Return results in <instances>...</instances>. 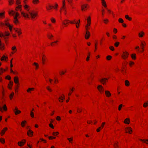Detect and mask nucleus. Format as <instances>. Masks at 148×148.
<instances>
[{"instance_id": "1", "label": "nucleus", "mask_w": 148, "mask_h": 148, "mask_svg": "<svg viewBox=\"0 0 148 148\" xmlns=\"http://www.w3.org/2000/svg\"><path fill=\"white\" fill-rule=\"evenodd\" d=\"M9 14H11L13 15H14V14H15V16L14 17V22L16 24L18 22V19H17V17L19 15V14L18 12H15L14 11H11V12H9Z\"/></svg>"}, {"instance_id": "2", "label": "nucleus", "mask_w": 148, "mask_h": 148, "mask_svg": "<svg viewBox=\"0 0 148 148\" xmlns=\"http://www.w3.org/2000/svg\"><path fill=\"white\" fill-rule=\"evenodd\" d=\"M87 24L86 25L85 27L86 28V30H88L89 29L88 27L90 25L91 18L90 16H89L87 19Z\"/></svg>"}, {"instance_id": "3", "label": "nucleus", "mask_w": 148, "mask_h": 148, "mask_svg": "<svg viewBox=\"0 0 148 148\" xmlns=\"http://www.w3.org/2000/svg\"><path fill=\"white\" fill-rule=\"evenodd\" d=\"M129 53L127 52H123L122 55V57L124 59H125L128 57Z\"/></svg>"}, {"instance_id": "4", "label": "nucleus", "mask_w": 148, "mask_h": 148, "mask_svg": "<svg viewBox=\"0 0 148 148\" xmlns=\"http://www.w3.org/2000/svg\"><path fill=\"white\" fill-rule=\"evenodd\" d=\"M3 110L4 111H6L7 110V107L5 104L4 105L3 107L0 106V111L1 112H3Z\"/></svg>"}, {"instance_id": "5", "label": "nucleus", "mask_w": 148, "mask_h": 148, "mask_svg": "<svg viewBox=\"0 0 148 148\" xmlns=\"http://www.w3.org/2000/svg\"><path fill=\"white\" fill-rule=\"evenodd\" d=\"M90 36V33L88 31V30H86V34L85 35V38L86 39H88Z\"/></svg>"}, {"instance_id": "6", "label": "nucleus", "mask_w": 148, "mask_h": 148, "mask_svg": "<svg viewBox=\"0 0 148 148\" xmlns=\"http://www.w3.org/2000/svg\"><path fill=\"white\" fill-rule=\"evenodd\" d=\"M97 88L101 93L103 92L104 91L103 89L102 86L101 85L98 86Z\"/></svg>"}, {"instance_id": "7", "label": "nucleus", "mask_w": 148, "mask_h": 148, "mask_svg": "<svg viewBox=\"0 0 148 148\" xmlns=\"http://www.w3.org/2000/svg\"><path fill=\"white\" fill-rule=\"evenodd\" d=\"M26 142L25 140H23L21 142H18V145L20 146H22Z\"/></svg>"}, {"instance_id": "8", "label": "nucleus", "mask_w": 148, "mask_h": 148, "mask_svg": "<svg viewBox=\"0 0 148 148\" xmlns=\"http://www.w3.org/2000/svg\"><path fill=\"white\" fill-rule=\"evenodd\" d=\"M9 35V33L7 32H5V34L4 35L2 33L0 32V36L1 37H4L5 39L6 38L5 37V36H8Z\"/></svg>"}, {"instance_id": "9", "label": "nucleus", "mask_w": 148, "mask_h": 148, "mask_svg": "<svg viewBox=\"0 0 148 148\" xmlns=\"http://www.w3.org/2000/svg\"><path fill=\"white\" fill-rule=\"evenodd\" d=\"M29 13L32 18H34L37 15V14L36 13L29 12Z\"/></svg>"}, {"instance_id": "10", "label": "nucleus", "mask_w": 148, "mask_h": 148, "mask_svg": "<svg viewBox=\"0 0 148 148\" xmlns=\"http://www.w3.org/2000/svg\"><path fill=\"white\" fill-rule=\"evenodd\" d=\"M132 131V129L130 127H127L126 128V132H128L131 134V132Z\"/></svg>"}, {"instance_id": "11", "label": "nucleus", "mask_w": 148, "mask_h": 148, "mask_svg": "<svg viewBox=\"0 0 148 148\" xmlns=\"http://www.w3.org/2000/svg\"><path fill=\"white\" fill-rule=\"evenodd\" d=\"M108 79L107 78H103L101 80H100L99 81L103 84H104L105 82Z\"/></svg>"}, {"instance_id": "12", "label": "nucleus", "mask_w": 148, "mask_h": 148, "mask_svg": "<svg viewBox=\"0 0 148 148\" xmlns=\"http://www.w3.org/2000/svg\"><path fill=\"white\" fill-rule=\"evenodd\" d=\"M27 134L29 136H32L33 134V132L32 130H29L27 132Z\"/></svg>"}, {"instance_id": "13", "label": "nucleus", "mask_w": 148, "mask_h": 148, "mask_svg": "<svg viewBox=\"0 0 148 148\" xmlns=\"http://www.w3.org/2000/svg\"><path fill=\"white\" fill-rule=\"evenodd\" d=\"M22 15L25 17L29 18V15L27 14H26L23 12H21Z\"/></svg>"}, {"instance_id": "14", "label": "nucleus", "mask_w": 148, "mask_h": 148, "mask_svg": "<svg viewBox=\"0 0 148 148\" xmlns=\"http://www.w3.org/2000/svg\"><path fill=\"white\" fill-rule=\"evenodd\" d=\"M7 129V127H5L1 131V134L2 136L4 134L5 131H6Z\"/></svg>"}, {"instance_id": "15", "label": "nucleus", "mask_w": 148, "mask_h": 148, "mask_svg": "<svg viewBox=\"0 0 148 148\" xmlns=\"http://www.w3.org/2000/svg\"><path fill=\"white\" fill-rule=\"evenodd\" d=\"M14 82L16 84H18V79L17 77H15L14 79Z\"/></svg>"}, {"instance_id": "16", "label": "nucleus", "mask_w": 148, "mask_h": 148, "mask_svg": "<svg viewBox=\"0 0 148 148\" xmlns=\"http://www.w3.org/2000/svg\"><path fill=\"white\" fill-rule=\"evenodd\" d=\"M105 93L107 97H109L111 96V94L110 93V92L107 90H106L105 91Z\"/></svg>"}, {"instance_id": "17", "label": "nucleus", "mask_w": 148, "mask_h": 148, "mask_svg": "<svg viewBox=\"0 0 148 148\" xmlns=\"http://www.w3.org/2000/svg\"><path fill=\"white\" fill-rule=\"evenodd\" d=\"M70 23H75L76 24V26L77 28H78L79 27L78 25L77 24L78 23V22H76L75 20H74V22L71 21L70 22Z\"/></svg>"}, {"instance_id": "18", "label": "nucleus", "mask_w": 148, "mask_h": 148, "mask_svg": "<svg viewBox=\"0 0 148 148\" xmlns=\"http://www.w3.org/2000/svg\"><path fill=\"white\" fill-rule=\"evenodd\" d=\"M102 1V5L105 7H106V3L104 1V0H101Z\"/></svg>"}, {"instance_id": "19", "label": "nucleus", "mask_w": 148, "mask_h": 148, "mask_svg": "<svg viewBox=\"0 0 148 148\" xmlns=\"http://www.w3.org/2000/svg\"><path fill=\"white\" fill-rule=\"evenodd\" d=\"M130 121V119H129L127 118L125 120L124 122L125 123L128 124L129 123Z\"/></svg>"}, {"instance_id": "20", "label": "nucleus", "mask_w": 148, "mask_h": 148, "mask_svg": "<svg viewBox=\"0 0 148 148\" xmlns=\"http://www.w3.org/2000/svg\"><path fill=\"white\" fill-rule=\"evenodd\" d=\"M5 24L6 26L9 27L11 31L12 27L8 23L6 22L5 23Z\"/></svg>"}, {"instance_id": "21", "label": "nucleus", "mask_w": 148, "mask_h": 148, "mask_svg": "<svg viewBox=\"0 0 148 148\" xmlns=\"http://www.w3.org/2000/svg\"><path fill=\"white\" fill-rule=\"evenodd\" d=\"M144 34V33L143 32H142L138 34V36L139 37H142L143 36Z\"/></svg>"}, {"instance_id": "22", "label": "nucleus", "mask_w": 148, "mask_h": 148, "mask_svg": "<svg viewBox=\"0 0 148 148\" xmlns=\"http://www.w3.org/2000/svg\"><path fill=\"white\" fill-rule=\"evenodd\" d=\"M12 49L13 50L14 52H12V54H14V52H16V47L15 46H14L12 47Z\"/></svg>"}, {"instance_id": "23", "label": "nucleus", "mask_w": 148, "mask_h": 148, "mask_svg": "<svg viewBox=\"0 0 148 148\" xmlns=\"http://www.w3.org/2000/svg\"><path fill=\"white\" fill-rule=\"evenodd\" d=\"M140 140L143 142L148 144V139L147 140H142V139H140Z\"/></svg>"}, {"instance_id": "24", "label": "nucleus", "mask_w": 148, "mask_h": 148, "mask_svg": "<svg viewBox=\"0 0 148 148\" xmlns=\"http://www.w3.org/2000/svg\"><path fill=\"white\" fill-rule=\"evenodd\" d=\"M125 17L126 19H128L129 21H131L132 20V18L130 17L128 15H126L125 16Z\"/></svg>"}, {"instance_id": "25", "label": "nucleus", "mask_w": 148, "mask_h": 148, "mask_svg": "<svg viewBox=\"0 0 148 148\" xmlns=\"http://www.w3.org/2000/svg\"><path fill=\"white\" fill-rule=\"evenodd\" d=\"M131 57L133 59H135L136 58V55L135 54H133L131 55Z\"/></svg>"}, {"instance_id": "26", "label": "nucleus", "mask_w": 148, "mask_h": 148, "mask_svg": "<svg viewBox=\"0 0 148 148\" xmlns=\"http://www.w3.org/2000/svg\"><path fill=\"white\" fill-rule=\"evenodd\" d=\"M14 29L16 32H17L18 33V35H19L21 34V32H20V31H19L18 30V29Z\"/></svg>"}, {"instance_id": "27", "label": "nucleus", "mask_w": 148, "mask_h": 148, "mask_svg": "<svg viewBox=\"0 0 148 148\" xmlns=\"http://www.w3.org/2000/svg\"><path fill=\"white\" fill-rule=\"evenodd\" d=\"M34 89V88H29L28 89H27V91L28 92L31 93V90H33Z\"/></svg>"}, {"instance_id": "28", "label": "nucleus", "mask_w": 148, "mask_h": 148, "mask_svg": "<svg viewBox=\"0 0 148 148\" xmlns=\"http://www.w3.org/2000/svg\"><path fill=\"white\" fill-rule=\"evenodd\" d=\"M14 111L16 115H17L21 112V111L19 110H17L15 111L14 110Z\"/></svg>"}, {"instance_id": "29", "label": "nucleus", "mask_w": 148, "mask_h": 148, "mask_svg": "<svg viewBox=\"0 0 148 148\" xmlns=\"http://www.w3.org/2000/svg\"><path fill=\"white\" fill-rule=\"evenodd\" d=\"M125 84L126 86H128L129 85V82L128 80H125Z\"/></svg>"}, {"instance_id": "30", "label": "nucleus", "mask_w": 148, "mask_h": 148, "mask_svg": "<svg viewBox=\"0 0 148 148\" xmlns=\"http://www.w3.org/2000/svg\"><path fill=\"white\" fill-rule=\"evenodd\" d=\"M49 8H48L47 7H46V8L47 10H49L51 9L52 8L54 7V6L49 5Z\"/></svg>"}, {"instance_id": "31", "label": "nucleus", "mask_w": 148, "mask_h": 148, "mask_svg": "<svg viewBox=\"0 0 148 148\" xmlns=\"http://www.w3.org/2000/svg\"><path fill=\"white\" fill-rule=\"evenodd\" d=\"M141 46L142 47V51H141V52H143L144 51V45L143 44V43L142 42H141Z\"/></svg>"}, {"instance_id": "32", "label": "nucleus", "mask_w": 148, "mask_h": 148, "mask_svg": "<svg viewBox=\"0 0 148 148\" xmlns=\"http://www.w3.org/2000/svg\"><path fill=\"white\" fill-rule=\"evenodd\" d=\"M13 84V82H11V81H10V84H9V85H8V88L10 89H11V87H10V85H11V86H12Z\"/></svg>"}, {"instance_id": "33", "label": "nucleus", "mask_w": 148, "mask_h": 148, "mask_svg": "<svg viewBox=\"0 0 148 148\" xmlns=\"http://www.w3.org/2000/svg\"><path fill=\"white\" fill-rule=\"evenodd\" d=\"M119 44V42H116L114 43V45L116 47H118Z\"/></svg>"}, {"instance_id": "34", "label": "nucleus", "mask_w": 148, "mask_h": 148, "mask_svg": "<svg viewBox=\"0 0 148 148\" xmlns=\"http://www.w3.org/2000/svg\"><path fill=\"white\" fill-rule=\"evenodd\" d=\"M119 23H122L124 21L122 18H120L119 19Z\"/></svg>"}, {"instance_id": "35", "label": "nucleus", "mask_w": 148, "mask_h": 148, "mask_svg": "<svg viewBox=\"0 0 148 148\" xmlns=\"http://www.w3.org/2000/svg\"><path fill=\"white\" fill-rule=\"evenodd\" d=\"M148 106V101H147V102L145 103H144V104L143 105V106L144 107H146Z\"/></svg>"}, {"instance_id": "36", "label": "nucleus", "mask_w": 148, "mask_h": 148, "mask_svg": "<svg viewBox=\"0 0 148 148\" xmlns=\"http://www.w3.org/2000/svg\"><path fill=\"white\" fill-rule=\"evenodd\" d=\"M8 59V57L5 56H3V57L1 58V60L2 61L4 60V59Z\"/></svg>"}, {"instance_id": "37", "label": "nucleus", "mask_w": 148, "mask_h": 148, "mask_svg": "<svg viewBox=\"0 0 148 148\" xmlns=\"http://www.w3.org/2000/svg\"><path fill=\"white\" fill-rule=\"evenodd\" d=\"M14 3V1L13 0H10L9 1V5H11L12 4Z\"/></svg>"}, {"instance_id": "38", "label": "nucleus", "mask_w": 148, "mask_h": 148, "mask_svg": "<svg viewBox=\"0 0 148 148\" xmlns=\"http://www.w3.org/2000/svg\"><path fill=\"white\" fill-rule=\"evenodd\" d=\"M3 71H5V70H3L2 68H1L0 69V75H1Z\"/></svg>"}, {"instance_id": "39", "label": "nucleus", "mask_w": 148, "mask_h": 148, "mask_svg": "<svg viewBox=\"0 0 148 148\" xmlns=\"http://www.w3.org/2000/svg\"><path fill=\"white\" fill-rule=\"evenodd\" d=\"M33 64L36 66V69H37L38 66V64L34 62V63Z\"/></svg>"}, {"instance_id": "40", "label": "nucleus", "mask_w": 148, "mask_h": 148, "mask_svg": "<svg viewBox=\"0 0 148 148\" xmlns=\"http://www.w3.org/2000/svg\"><path fill=\"white\" fill-rule=\"evenodd\" d=\"M112 58V57L111 56H108L107 57V59L108 60H110L111 59V58Z\"/></svg>"}, {"instance_id": "41", "label": "nucleus", "mask_w": 148, "mask_h": 148, "mask_svg": "<svg viewBox=\"0 0 148 148\" xmlns=\"http://www.w3.org/2000/svg\"><path fill=\"white\" fill-rule=\"evenodd\" d=\"M30 116L32 118H33L34 117V113L32 111H31Z\"/></svg>"}, {"instance_id": "42", "label": "nucleus", "mask_w": 148, "mask_h": 148, "mask_svg": "<svg viewBox=\"0 0 148 148\" xmlns=\"http://www.w3.org/2000/svg\"><path fill=\"white\" fill-rule=\"evenodd\" d=\"M45 56L44 55L43 57L42 58V63L43 64H44V61H45V58L44 57Z\"/></svg>"}, {"instance_id": "43", "label": "nucleus", "mask_w": 148, "mask_h": 148, "mask_svg": "<svg viewBox=\"0 0 148 148\" xmlns=\"http://www.w3.org/2000/svg\"><path fill=\"white\" fill-rule=\"evenodd\" d=\"M0 141L2 143H3L5 142V140L3 138H0Z\"/></svg>"}, {"instance_id": "44", "label": "nucleus", "mask_w": 148, "mask_h": 148, "mask_svg": "<svg viewBox=\"0 0 148 148\" xmlns=\"http://www.w3.org/2000/svg\"><path fill=\"white\" fill-rule=\"evenodd\" d=\"M123 106L122 104H120L118 110H121V108Z\"/></svg>"}, {"instance_id": "45", "label": "nucleus", "mask_w": 148, "mask_h": 148, "mask_svg": "<svg viewBox=\"0 0 148 148\" xmlns=\"http://www.w3.org/2000/svg\"><path fill=\"white\" fill-rule=\"evenodd\" d=\"M59 133L58 132H53V136H56Z\"/></svg>"}, {"instance_id": "46", "label": "nucleus", "mask_w": 148, "mask_h": 148, "mask_svg": "<svg viewBox=\"0 0 148 148\" xmlns=\"http://www.w3.org/2000/svg\"><path fill=\"white\" fill-rule=\"evenodd\" d=\"M26 123V121H23L22 123H21V124H22V126L23 127L24 126H25V125H24L23 124H24L25 123Z\"/></svg>"}, {"instance_id": "47", "label": "nucleus", "mask_w": 148, "mask_h": 148, "mask_svg": "<svg viewBox=\"0 0 148 148\" xmlns=\"http://www.w3.org/2000/svg\"><path fill=\"white\" fill-rule=\"evenodd\" d=\"M14 95V92H12L11 94V95H10V98L11 99H12L13 96Z\"/></svg>"}, {"instance_id": "48", "label": "nucleus", "mask_w": 148, "mask_h": 148, "mask_svg": "<svg viewBox=\"0 0 148 148\" xmlns=\"http://www.w3.org/2000/svg\"><path fill=\"white\" fill-rule=\"evenodd\" d=\"M48 36L49 39H51V37H53V36L52 34H50L49 35H48Z\"/></svg>"}, {"instance_id": "49", "label": "nucleus", "mask_w": 148, "mask_h": 148, "mask_svg": "<svg viewBox=\"0 0 148 148\" xmlns=\"http://www.w3.org/2000/svg\"><path fill=\"white\" fill-rule=\"evenodd\" d=\"M39 2L38 0H34L33 1V3L35 4Z\"/></svg>"}, {"instance_id": "50", "label": "nucleus", "mask_w": 148, "mask_h": 148, "mask_svg": "<svg viewBox=\"0 0 148 148\" xmlns=\"http://www.w3.org/2000/svg\"><path fill=\"white\" fill-rule=\"evenodd\" d=\"M51 20L52 23H55L56 21L53 18H52L51 19Z\"/></svg>"}, {"instance_id": "51", "label": "nucleus", "mask_w": 148, "mask_h": 148, "mask_svg": "<svg viewBox=\"0 0 148 148\" xmlns=\"http://www.w3.org/2000/svg\"><path fill=\"white\" fill-rule=\"evenodd\" d=\"M4 46L3 45H2V44H0V49H3Z\"/></svg>"}, {"instance_id": "52", "label": "nucleus", "mask_w": 148, "mask_h": 148, "mask_svg": "<svg viewBox=\"0 0 148 148\" xmlns=\"http://www.w3.org/2000/svg\"><path fill=\"white\" fill-rule=\"evenodd\" d=\"M68 20H66L65 21V22H63V23L64 25H66V24H67L68 23Z\"/></svg>"}, {"instance_id": "53", "label": "nucleus", "mask_w": 148, "mask_h": 148, "mask_svg": "<svg viewBox=\"0 0 148 148\" xmlns=\"http://www.w3.org/2000/svg\"><path fill=\"white\" fill-rule=\"evenodd\" d=\"M110 49L112 51H113L114 50V48L113 46H110Z\"/></svg>"}, {"instance_id": "54", "label": "nucleus", "mask_w": 148, "mask_h": 148, "mask_svg": "<svg viewBox=\"0 0 148 148\" xmlns=\"http://www.w3.org/2000/svg\"><path fill=\"white\" fill-rule=\"evenodd\" d=\"M21 7H22L21 5H18V6L16 8V9H16L17 8L20 9L21 8Z\"/></svg>"}, {"instance_id": "55", "label": "nucleus", "mask_w": 148, "mask_h": 148, "mask_svg": "<svg viewBox=\"0 0 148 148\" xmlns=\"http://www.w3.org/2000/svg\"><path fill=\"white\" fill-rule=\"evenodd\" d=\"M6 79H8L9 80H10L11 79V77L9 75H8L6 76Z\"/></svg>"}, {"instance_id": "56", "label": "nucleus", "mask_w": 148, "mask_h": 148, "mask_svg": "<svg viewBox=\"0 0 148 148\" xmlns=\"http://www.w3.org/2000/svg\"><path fill=\"white\" fill-rule=\"evenodd\" d=\"M21 3L20 1L19 0H16V4L17 5Z\"/></svg>"}, {"instance_id": "57", "label": "nucleus", "mask_w": 148, "mask_h": 148, "mask_svg": "<svg viewBox=\"0 0 148 148\" xmlns=\"http://www.w3.org/2000/svg\"><path fill=\"white\" fill-rule=\"evenodd\" d=\"M67 139L69 140L70 142H71V141L73 140L72 138H67Z\"/></svg>"}, {"instance_id": "58", "label": "nucleus", "mask_w": 148, "mask_h": 148, "mask_svg": "<svg viewBox=\"0 0 148 148\" xmlns=\"http://www.w3.org/2000/svg\"><path fill=\"white\" fill-rule=\"evenodd\" d=\"M49 127H50L52 128H54L53 126V125L52 124H51V123L49 124Z\"/></svg>"}, {"instance_id": "59", "label": "nucleus", "mask_w": 148, "mask_h": 148, "mask_svg": "<svg viewBox=\"0 0 148 148\" xmlns=\"http://www.w3.org/2000/svg\"><path fill=\"white\" fill-rule=\"evenodd\" d=\"M105 122H103V123H102V125L101 126V127L102 128H103V127H104V126L105 125Z\"/></svg>"}, {"instance_id": "60", "label": "nucleus", "mask_w": 148, "mask_h": 148, "mask_svg": "<svg viewBox=\"0 0 148 148\" xmlns=\"http://www.w3.org/2000/svg\"><path fill=\"white\" fill-rule=\"evenodd\" d=\"M47 89L49 91L51 92L52 91V90L49 88L48 86L47 87Z\"/></svg>"}, {"instance_id": "61", "label": "nucleus", "mask_w": 148, "mask_h": 148, "mask_svg": "<svg viewBox=\"0 0 148 148\" xmlns=\"http://www.w3.org/2000/svg\"><path fill=\"white\" fill-rule=\"evenodd\" d=\"M56 119L58 121L60 120V118L59 116H57L56 117Z\"/></svg>"}, {"instance_id": "62", "label": "nucleus", "mask_w": 148, "mask_h": 148, "mask_svg": "<svg viewBox=\"0 0 148 148\" xmlns=\"http://www.w3.org/2000/svg\"><path fill=\"white\" fill-rule=\"evenodd\" d=\"M81 8H82V11H83V10H85V8L83 5H82L81 6Z\"/></svg>"}, {"instance_id": "63", "label": "nucleus", "mask_w": 148, "mask_h": 148, "mask_svg": "<svg viewBox=\"0 0 148 148\" xmlns=\"http://www.w3.org/2000/svg\"><path fill=\"white\" fill-rule=\"evenodd\" d=\"M101 127H99V128H98L97 130V131L98 132H99L100 131V129L101 128Z\"/></svg>"}, {"instance_id": "64", "label": "nucleus", "mask_w": 148, "mask_h": 148, "mask_svg": "<svg viewBox=\"0 0 148 148\" xmlns=\"http://www.w3.org/2000/svg\"><path fill=\"white\" fill-rule=\"evenodd\" d=\"M65 2L64 0H63V6L64 7L65 6Z\"/></svg>"}]
</instances>
